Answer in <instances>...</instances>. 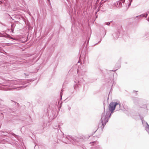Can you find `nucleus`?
Returning a JSON list of instances; mask_svg holds the SVG:
<instances>
[{"instance_id": "nucleus-1", "label": "nucleus", "mask_w": 149, "mask_h": 149, "mask_svg": "<svg viewBox=\"0 0 149 149\" xmlns=\"http://www.w3.org/2000/svg\"><path fill=\"white\" fill-rule=\"evenodd\" d=\"M110 116V112L109 111H107L105 113H104L103 114H102L100 120L102 123V126L100 127H101L102 126H103L102 127V129L104 128L107 123L108 122V119Z\"/></svg>"}, {"instance_id": "nucleus-2", "label": "nucleus", "mask_w": 149, "mask_h": 149, "mask_svg": "<svg viewBox=\"0 0 149 149\" xmlns=\"http://www.w3.org/2000/svg\"><path fill=\"white\" fill-rule=\"evenodd\" d=\"M67 138L71 141L74 145H79L78 142H80L82 140V139L80 138L77 137H67Z\"/></svg>"}, {"instance_id": "nucleus-3", "label": "nucleus", "mask_w": 149, "mask_h": 149, "mask_svg": "<svg viewBox=\"0 0 149 149\" xmlns=\"http://www.w3.org/2000/svg\"><path fill=\"white\" fill-rule=\"evenodd\" d=\"M132 0H121L118 1V3H117L118 6L120 7H122L123 6V4L124 5L125 3V4H128V6H129L131 5V3Z\"/></svg>"}, {"instance_id": "nucleus-4", "label": "nucleus", "mask_w": 149, "mask_h": 149, "mask_svg": "<svg viewBox=\"0 0 149 149\" xmlns=\"http://www.w3.org/2000/svg\"><path fill=\"white\" fill-rule=\"evenodd\" d=\"M114 104V102H112L110 103L109 105V111H111V112H113V111L115 108Z\"/></svg>"}, {"instance_id": "nucleus-5", "label": "nucleus", "mask_w": 149, "mask_h": 149, "mask_svg": "<svg viewBox=\"0 0 149 149\" xmlns=\"http://www.w3.org/2000/svg\"><path fill=\"white\" fill-rule=\"evenodd\" d=\"M81 83L79 80H76L74 81V88L76 89L80 85Z\"/></svg>"}, {"instance_id": "nucleus-6", "label": "nucleus", "mask_w": 149, "mask_h": 149, "mask_svg": "<svg viewBox=\"0 0 149 149\" xmlns=\"http://www.w3.org/2000/svg\"><path fill=\"white\" fill-rule=\"evenodd\" d=\"M21 80H15L11 81V83L16 85L21 84Z\"/></svg>"}, {"instance_id": "nucleus-7", "label": "nucleus", "mask_w": 149, "mask_h": 149, "mask_svg": "<svg viewBox=\"0 0 149 149\" xmlns=\"http://www.w3.org/2000/svg\"><path fill=\"white\" fill-rule=\"evenodd\" d=\"M21 80V84H25L26 83H28L31 82V81H33V79L25 80H23V81H22V80Z\"/></svg>"}, {"instance_id": "nucleus-8", "label": "nucleus", "mask_w": 149, "mask_h": 149, "mask_svg": "<svg viewBox=\"0 0 149 149\" xmlns=\"http://www.w3.org/2000/svg\"><path fill=\"white\" fill-rule=\"evenodd\" d=\"M115 103V108H116L117 109V110H120V103H118V102H114Z\"/></svg>"}, {"instance_id": "nucleus-9", "label": "nucleus", "mask_w": 149, "mask_h": 149, "mask_svg": "<svg viewBox=\"0 0 149 149\" xmlns=\"http://www.w3.org/2000/svg\"><path fill=\"white\" fill-rule=\"evenodd\" d=\"M113 36L114 37V38L115 39H117L119 36L118 33H115L113 34Z\"/></svg>"}, {"instance_id": "nucleus-10", "label": "nucleus", "mask_w": 149, "mask_h": 149, "mask_svg": "<svg viewBox=\"0 0 149 149\" xmlns=\"http://www.w3.org/2000/svg\"><path fill=\"white\" fill-rule=\"evenodd\" d=\"M148 15L147 13H144L141 15H140L137 16L136 17H146Z\"/></svg>"}, {"instance_id": "nucleus-11", "label": "nucleus", "mask_w": 149, "mask_h": 149, "mask_svg": "<svg viewBox=\"0 0 149 149\" xmlns=\"http://www.w3.org/2000/svg\"><path fill=\"white\" fill-rule=\"evenodd\" d=\"M147 126L145 127V129L146 131L149 134V125L146 123Z\"/></svg>"}, {"instance_id": "nucleus-12", "label": "nucleus", "mask_w": 149, "mask_h": 149, "mask_svg": "<svg viewBox=\"0 0 149 149\" xmlns=\"http://www.w3.org/2000/svg\"><path fill=\"white\" fill-rule=\"evenodd\" d=\"M139 100V99L137 98H135L133 99V101L134 103H136Z\"/></svg>"}, {"instance_id": "nucleus-13", "label": "nucleus", "mask_w": 149, "mask_h": 149, "mask_svg": "<svg viewBox=\"0 0 149 149\" xmlns=\"http://www.w3.org/2000/svg\"><path fill=\"white\" fill-rule=\"evenodd\" d=\"M25 87H26V86H22L21 87H17L16 88H13L12 89H17V88H25Z\"/></svg>"}, {"instance_id": "nucleus-14", "label": "nucleus", "mask_w": 149, "mask_h": 149, "mask_svg": "<svg viewBox=\"0 0 149 149\" xmlns=\"http://www.w3.org/2000/svg\"><path fill=\"white\" fill-rule=\"evenodd\" d=\"M63 90H61V93H60V96L61 97H62V95H63L62 92H63Z\"/></svg>"}, {"instance_id": "nucleus-15", "label": "nucleus", "mask_w": 149, "mask_h": 149, "mask_svg": "<svg viewBox=\"0 0 149 149\" xmlns=\"http://www.w3.org/2000/svg\"><path fill=\"white\" fill-rule=\"evenodd\" d=\"M105 24H106V25H109L110 24V22H108L105 23Z\"/></svg>"}, {"instance_id": "nucleus-16", "label": "nucleus", "mask_w": 149, "mask_h": 149, "mask_svg": "<svg viewBox=\"0 0 149 149\" xmlns=\"http://www.w3.org/2000/svg\"><path fill=\"white\" fill-rule=\"evenodd\" d=\"M8 37L9 38H10L12 39H14V38H13L12 37H11L10 36L8 35Z\"/></svg>"}, {"instance_id": "nucleus-17", "label": "nucleus", "mask_w": 149, "mask_h": 149, "mask_svg": "<svg viewBox=\"0 0 149 149\" xmlns=\"http://www.w3.org/2000/svg\"><path fill=\"white\" fill-rule=\"evenodd\" d=\"M95 142V141H94V142H92V143L91 142L90 143V144H91V145H93V143H94Z\"/></svg>"}, {"instance_id": "nucleus-18", "label": "nucleus", "mask_w": 149, "mask_h": 149, "mask_svg": "<svg viewBox=\"0 0 149 149\" xmlns=\"http://www.w3.org/2000/svg\"><path fill=\"white\" fill-rule=\"evenodd\" d=\"M8 85V84H6V85H3L2 86H7Z\"/></svg>"}, {"instance_id": "nucleus-19", "label": "nucleus", "mask_w": 149, "mask_h": 149, "mask_svg": "<svg viewBox=\"0 0 149 149\" xmlns=\"http://www.w3.org/2000/svg\"><path fill=\"white\" fill-rule=\"evenodd\" d=\"M3 90H8V89H6V88H4Z\"/></svg>"}, {"instance_id": "nucleus-20", "label": "nucleus", "mask_w": 149, "mask_h": 149, "mask_svg": "<svg viewBox=\"0 0 149 149\" xmlns=\"http://www.w3.org/2000/svg\"><path fill=\"white\" fill-rule=\"evenodd\" d=\"M2 3V2L1 1H0V4H1Z\"/></svg>"}, {"instance_id": "nucleus-21", "label": "nucleus", "mask_w": 149, "mask_h": 149, "mask_svg": "<svg viewBox=\"0 0 149 149\" xmlns=\"http://www.w3.org/2000/svg\"><path fill=\"white\" fill-rule=\"evenodd\" d=\"M68 109H69V110H70L71 109V108L70 107H69L68 108Z\"/></svg>"}, {"instance_id": "nucleus-22", "label": "nucleus", "mask_w": 149, "mask_h": 149, "mask_svg": "<svg viewBox=\"0 0 149 149\" xmlns=\"http://www.w3.org/2000/svg\"><path fill=\"white\" fill-rule=\"evenodd\" d=\"M24 74H25V75H27V76H28V75H27L26 74V73H24Z\"/></svg>"}, {"instance_id": "nucleus-23", "label": "nucleus", "mask_w": 149, "mask_h": 149, "mask_svg": "<svg viewBox=\"0 0 149 149\" xmlns=\"http://www.w3.org/2000/svg\"><path fill=\"white\" fill-rule=\"evenodd\" d=\"M13 136H15V135H15V134H13Z\"/></svg>"}, {"instance_id": "nucleus-24", "label": "nucleus", "mask_w": 149, "mask_h": 149, "mask_svg": "<svg viewBox=\"0 0 149 149\" xmlns=\"http://www.w3.org/2000/svg\"><path fill=\"white\" fill-rule=\"evenodd\" d=\"M12 29V31L13 32V29Z\"/></svg>"}, {"instance_id": "nucleus-25", "label": "nucleus", "mask_w": 149, "mask_h": 149, "mask_svg": "<svg viewBox=\"0 0 149 149\" xmlns=\"http://www.w3.org/2000/svg\"><path fill=\"white\" fill-rule=\"evenodd\" d=\"M81 80H83V79H82V78H81Z\"/></svg>"}, {"instance_id": "nucleus-26", "label": "nucleus", "mask_w": 149, "mask_h": 149, "mask_svg": "<svg viewBox=\"0 0 149 149\" xmlns=\"http://www.w3.org/2000/svg\"><path fill=\"white\" fill-rule=\"evenodd\" d=\"M101 40L100 41H99V42H100L101 41Z\"/></svg>"}, {"instance_id": "nucleus-27", "label": "nucleus", "mask_w": 149, "mask_h": 149, "mask_svg": "<svg viewBox=\"0 0 149 149\" xmlns=\"http://www.w3.org/2000/svg\"><path fill=\"white\" fill-rule=\"evenodd\" d=\"M2 84V83H0V84Z\"/></svg>"}, {"instance_id": "nucleus-28", "label": "nucleus", "mask_w": 149, "mask_h": 149, "mask_svg": "<svg viewBox=\"0 0 149 149\" xmlns=\"http://www.w3.org/2000/svg\"><path fill=\"white\" fill-rule=\"evenodd\" d=\"M100 125V123H99V126Z\"/></svg>"}, {"instance_id": "nucleus-29", "label": "nucleus", "mask_w": 149, "mask_h": 149, "mask_svg": "<svg viewBox=\"0 0 149 149\" xmlns=\"http://www.w3.org/2000/svg\"><path fill=\"white\" fill-rule=\"evenodd\" d=\"M55 126L57 127L58 126Z\"/></svg>"}, {"instance_id": "nucleus-30", "label": "nucleus", "mask_w": 149, "mask_h": 149, "mask_svg": "<svg viewBox=\"0 0 149 149\" xmlns=\"http://www.w3.org/2000/svg\"><path fill=\"white\" fill-rule=\"evenodd\" d=\"M79 70H78V71H77V72H78V71H79Z\"/></svg>"}]
</instances>
